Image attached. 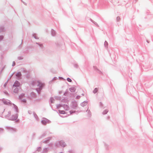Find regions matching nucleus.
Instances as JSON below:
<instances>
[{
	"label": "nucleus",
	"instance_id": "1",
	"mask_svg": "<svg viewBox=\"0 0 153 153\" xmlns=\"http://www.w3.org/2000/svg\"><path fill=\"white\" fill-rule=\"evenodd\" d=\"M20 85V83H19V82L17 81H16L15 83H14V85H13V86H15V87H18Z\"/></svg>",
	"mask_w": 153,
	"mask_h": 153
},
{
	"label": "nucleus",
	"instance_id": "2",
	"mask_svg": "<svg viewBox=\"0 0 153 153\" xmlns=\"http://www.w3.org/2000/svg\"><path fill=\"white\" fill-rule=\"evenodd\" d=\"M38 82L39 83V84H38V86L39 87L41 88L44 85L42 83H40L39 82Z\"/></svg>",
	"mask_w": 153,
	"mask_h": 153
},
{
	"label": "nucleus",
	"instance_id": "3",
	"mask_svg": "<svg viewBox=\"0 0 153 153\" xmlns=\"http://www.w3.org/2000/svg\"><path fill=\"white\" fill-rule=\"evenodd\" d=\"M70 90L71 92H74L75 90V89L74 88H70Z\"/></svg>",
	"mask_w": 153,
	"mask_h": 153
},
{
	"label": "nucleus",
	"instance_id": "4",
	"mask_svg": "<svg viewBox=\"0 0 153 153\" xmlns=\"http://www.w3.org/2000/svg\"><path fill=\"white\" fill-rule=\"evenodd\" d=\"M64 108L66 110H68L69 109V108L67 105H65Z\"/></svg>",
	"mask_w": 153,
	"mask_h": 153
},
{
	"label": "nucleus",
	"instance_id": "5",
	"mask_svg": "<svg viewBox=\"0 0 153 153\" xmlns=\"http://www.w3.org/2000/svg\"><path fill=\"white\" fill-rule=\"evenodd\" d=\"M59 112L61 114H64L65 113V111H64L59 110Z\"/></svg>",
	"mask_w": 153,
	"mask_h": 153
},
{
	"label": "nucleus",
	"instance_id": "6",
	"mask_svg": "<svg viewBox=\"0 0 153 153\" xmlns=\"http://www.w3.org/2000/svg\"><path fill=\"white\" fill-rule=\"evenodd\" d=\"M42 123L44 125H45L46 123V121L45 120H42Z\"/></svg>",
	"mask_w": 153,
	"mask_h": 153
},
{
	"label": "nucleus",
	"instance_id": "7",
	"mask_svg": "<svg viewBox=\"0 0 153 153\" xmlns=\"http://www.w3.org/2000/svg\"><path fill=\"white\" fill-rule=\"evenodd\" d=\"M21 75V73H20V72L17 73L16 74V76H20Z\"/></svg>",
	"mask_w": 153,
	"mask_h": 153
},
{
	"label": "nucleus",
	"instance_id": "8",
	"mask_svg": "<svg viewBox=\"0 0 153 153\" xmlns=\"http://www.w3.org/2000/svg\"><path fill=\"white\" fill-rule=\"evenodd\" d=\"M98 91V89L97 88H95L93 91V92L94 93H96Z\"/></svg>",
	"mask_w": 153,
	"mask_h": 153
},
{
	"label": "nucleus",
	"instance_id": "9",
	"mask_svg": "<svg viewBox=\"0 0 153 153\" xmlns=\"http://www.w3.org/2000/svg\"><path fill=\"white\" fill-rule=\"evenodd\" d=\"M18 89L17 88H16V89H15L14 90V92L16 93H17L18 92Z\"/></svg>",
	"mask_w": 153,
	"mask_h": 153
},
{
	"label": "nucleus",
	"instance_id": "10",
	"mask_svg": "<svg viewBox=\"0 0 153 153\" xmlns=\"http://www.w3.org/2000/svg\"><path fill=\"white\" fill-rule=\"evenodd\" d=\"M67 80L69 82H71V79H70V78H68L67 79Z\"/></svg>",
	"mask_w": 153,
	"mask_h": 153
},
{
	"label": "nucleus",
	"instance_id": "11",
	"mask_svg": "<svg viewBox=\"0 0 153 153\" xmlns=\"http://www.w3.org/2000/svg\"><path fill=\"white\" fill-rule=\"evenodd\" d=\"M108 112V111H107V110H105V111H104L103 112V113L104 114H106Z\"/></svg>",
	"mask_w": 153,
	"mask_h": 153
},
{
	"label": "nucleus",
	"instance_id": "12",
	"mask_svg": "<svg viewBox=\"0 0 153 153\" xmlns=\"http://www.w3.org/2000/svg\"><path fill=\"white\" fill-rule=\"evenodd\" d=\"M61 145L64 147L65 146V143H62V144H61Z\"/></svg>",
	"mask_w": 153,
	"mask_h": 153
},
{
	"label": "nucleus",
	"instance_id": "13",
	"mask_svg": "<svg viewBox=\"0 0 153 153\" xmlns=\"http://www.w3.org/2000/svg\"><path fill=\"white\" fill-rule=\"evenodd\" d=\"M117 19L118 20H119L120 19V17H117Z\"/></svg>",
	"mask_w": 153,
	"mask_h": 153
},
{
	"label": "nucleus",
	"instance_id": "14",
	"mask_svg": "<svg viewBox=\"0 0 153 153\" xmlns=\"http://www.w3.org/2000/svg\"><path fill=\"white\" fill-rule=\"evenodd\" d=\"M53 99L52 98L51 99V101L52 103H53V100H52Z\"/></svg>",
	"mask_w": 153,
	"mask_h": 153
},
{
	"label": "nucleus",
	"instance_id": "15",
	"mask_svg": "<svg viewBox=\"0 0 153 153\" xmlns=\"http://www.w3.org/2000/svg\"><path fill=\"white\" fill-rule=\"evenodd\" d=\"M2 39V37L1 36H0V39Z\"/></svg>",
	"mask_w": 153,
	"mask_h": 153
},
{
	"label": "nucleus",
	"instance_id": "16",
	"mask_svg": "<svg viewBox=\"0 0 153 153\" xmlns=\"http://www.w3.org/2000/svg\"><path fill=\"white\" fill-rule=\"evenodd\" d=\"M15 65V63L14 62H13V65Z\"/></svg>",
	"mask_w": 153,
	"mask_h": 153
},
{
	"label": "nucleus",
	"instance_id": "17",
	"mask_svg": "<svg viewBox=\"0 0 153 153\" xmlns=\"http://www.w3.org/2000/svg\"><path fill=\"white\" fill-rule=\"evenodd\" d=\"M4 85V86H5V85Z\"/></svg>",
	"mask_w": 153,
	"mask_h": 153
},
{
	"label": "nucleus",
	"instance_id": "18",
	"mask_svg": "<svg viewBox=\"0 0 153 153\" xmlns=\"http://www.w3.org/2000/svg\"><path fill=\"white\" fill-rule=\"evenodd\" d=\"M4 85V86H5V85Z\"/></svg>",
	"mask_w": 153,
	"mask_h": 153
}]
</instances>
